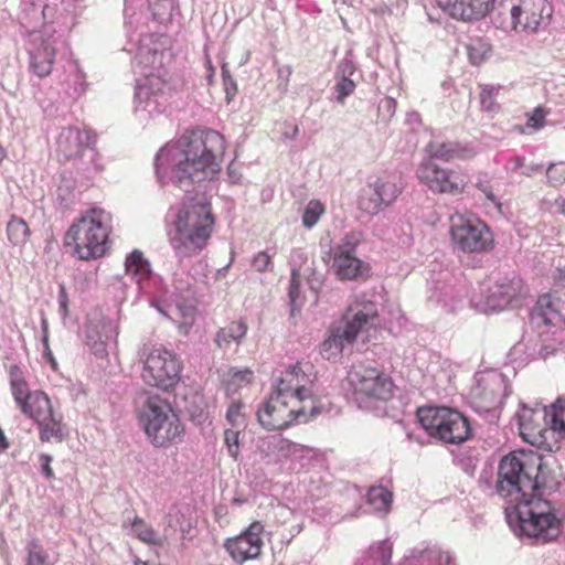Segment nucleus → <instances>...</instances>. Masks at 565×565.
I'll use <instances>...</instances> for the list:
<instances>
[{
	"instance_id": "17",
	"label": "nucleus",
	"mask_w": 565,
	"mask_h": 565,
	"mask_svg": "<svg viewBox=\"0 0 565 565\" xmlns=\"http://www.w3.org/2000/svg\"><path fill=\"white\" fill-rule=\"evenodd\" d=\"M263 532L264 525L259 521H254L239 535L226 539L224 548L237 564L256 559L260 556L264 545Z\"/></svg>"
},
{
	"instance_id": "3",
	"label": "nucleus",
	"mask_w": 565,
	"mask_h": 565,
	"mask_svg": "<svg viewBox=\"0 0 565 565\" xmlns=\"http://www.w3.org/2000/svg\"><path fill=\"white\" fill-rule=\"evenodd\" d=\"M9 384L14 403L22 415L32 419L39 427L41 441H62L64 438L63 415L55 411L49 395L31 391L25 372L17 364L8 369Z\"/></svg>"
},
{
	"instance_id": "64",
	"label": "nucleus",
	"mask_w": 565,
	"mask_h": 565,
	"mask_svg": "<svg viewBox=\"0 0 565 565\" xmlns=\"http://www.w3.org/2000/svg\"><path fill=\"white\" fill-rule=\"evenodd\" d=\"M564 278H565V276H564Z\"/></svg>"
},
{
	"instance_id": "10",
	"label": "nucleus",
	"mask_w": 565,
	"mask_h": 565,
	"mask_svg": "<svg viewBox=\"0 0 565 565\" xmlns=\"http://www.w3.org/2000/svg\"><path fill=\"white\" fill-rule=\"evenodd\" d=\"M317 373L309 362H297L280 375L275 391L289 399H299V405L316 416L322 412V405L313 392Z\"/></svg>"
},
{
	"instance_id": "21",
	"label": "nucleus",
	"mask_w": 565,
	"mask_h": 565,
	"mask_svg": "<svg viewBox=\"0 0 565 565\" xmlns=\"http://www.w3.org/2000/svg\"><path fill=\"white\" fill-rule=\"evenodd\" d=\"M502 382L497 376L480 377L470 393L471 404L478 412H490L501 403Z\"/></svg>"
},
{
	"instance_id": "55",
	"label": "nucleus",
	"mask_w": 565,
	"mask_h": 565,
	"mask_svg": "<svg viewBox=\"0 0 565 565\" xmlns=\"http://www.w3.org/2000/svg\"><path fill=\"white\" fill-rule=\"evenodd\" d=\"M43 342H44V347H45L43 355L51 363L52 369L56 370L57 369V363H56V361H55V359L53 356V353H52V351H51V349L49 347L47 335L44 337Z\"/></svg>"
},
{
	"instance_id": "25",
	"label": "nucleus",
	"mask_w": 565,
	"mask_h": 565,
	"mask_svg": "<svg viewBox=\"0 0 565 565\" xmlns=\"http://www.w3.org/2000/svg\"><path fill=\"white\" fill-rule=\"evenodd\" d=\"M333 267L341 280L364 278L370 271V265L354 255H333Z\"/></svg>"
},
{
	"instance_id": "37",
	"label": "nucleus",
	"mask_w": 565,
	"mask_h": 565,
	"mask_svg": "<svg viewBox=\"0 0 565 565\" xmlns=\"http://www.w3.org/2000/svg\"><path fill=\"white\" fill-rule=\"evenodd\" d=\"M392 492L384 487H371L367 491V502L380 512H388L392 504Z\"/></svg>"
},
{
	"instance_id": "28",
	"label": "nucleus",
	"mask_w": 565,
	"mask_h": 565,
	"mask_svg": "<svg viewBox=\"0 0 565 565\" xmlns=\"http://www.w3.org/2000/svg\"><path fill=\"white\" fill-rule=\"evenodd\" d=\"M344 330L341 327L331 329L328 338L321 344V355L327 360H335L341 356L343 349L348 344H352L354 340L343 337Z\"/></svg>"
},
{
	"instance_id": "23",
	"label": "nucleus",
	"mask_w": 565,
	"mask_h": 565,
	"mask_svg": "<svg viewBox=\"0 0 565 565\" xmlns=\"http://www.w3.org/2000/svg\"><path fill=\"white\" fill-rule=\"evenodd\" d=\"M56 47L51 39H39L30 50V68L39 77H47L55 63Z\"/></svg>"
},
{
	"instance_id": "45",
	"label": "nucleus",
	"mask_w": 565,
	"mask_h": 565,
	"mask_svg": "<svg viewBox=\"0 0 565 565\" xmlns=\"http://www.w3.org/2000/svg\"><path fill=\"white\" fill-rule=\"evenodd\" d=\"M360 243V234L351 232L347 234L341 243L334 248L333 255H354Z\"/></svg>"
},
{
	"instance_id": "47",
	"label": "nucleus",
	"mask_w": 565,
	"mask_h": 565,
	"mask_svg": "<svg viewBox=\"0 0 565 565\" xmlns=\"http://www.w3.org/2000/svg\"><path fill=\"white\" fill-rule=\"evenodd\" d=\"M148 3L156 18L170 14L173 9V0H148Z\"/></svg>"
},
{
	"instance_id": "60",
	"label": "nucleus",
	"mask_w": 565,
	"mask_h": 565,
	"mask_svg": "<svg viewBox=\"0 0 565 565\" xmlns=\"http://www.w3.org/2000/svg\"><path fill=\"white\" fill-rule=\"evenodd\" d=\"M206 64H207L210 73H211L210 76H213L214 75V67H213L212 62H211L210 58H207Z\"/></svg>"
},
{
	"instance_id": "62",
	"label": "nucleus",
	"mask_w": 565,
	"mask_h": 565,
	"mask_svg": "<svg viewBox=\"0 0 565 565\" xmlns=\"http://www.w3.org/2000/svg\"><path fill=\"white\" fill-rule=\"evenodd\" d=\"M559 209L565 214V200L559 204Z\"/></svg>"
},
{
	"instance_id": "26",
	"label": "nucleus",
	"mask_w": 565,
	"mask_h": 565,
	"mask_svg": "<svg viewBox=\"0 0 565 565\" xmlns=\"http://www.w3.org/2000/svg\"><path fill=\"white\" fill-rule=\"evenodd\" d=\"M429 158L435 161L439 159L446 162L455 160H467L475 156L471 148L458 142L429 143Z\"/></svg>"
},
{
	"instance_id": "34",
	"label": "nucleus",
	"mask_w": 565,
	"mask_h": 565,
	"mask_svg": "<svg viewBox=\"0 0 565 565\" xmlns=\"http://www.w3.org/2000/svg\"><path fill=\"white\" fill-rule=\"evenodd\" d=\"M376 191L380 200H383L386 205H391L401 194V188L390 177H381L371 184Z\"/></svg>"
},
{
	"instance_id": "20",
	"label": "nucleus",
	"mask_w": 565,
	"mask_h": 565,
	"mask_svg": "<svg viewBox=\"0 0 565 565\" xmlns=\"http://www.w3.org/2000/svg\"><path fill=\"white\" fill-rule=\"evenodd\" d=\"M529 295V287L519 276L512 278H502L490 288L488 297L489 303L493 308L503 309L510 306L514 300L524 298Z\"/></svg>"
},
{
	"instance_id": "22",
	"label": "nucleus",
	"mask_w": 565,
	"mask_h": 565,
	"mask_svg": "<svg viewBox=\"0 0 565 565\" xmlns=\"http://www.w3.org/2000/svg\"><path fill=\"white\" fill-rule=\"evenodd\" d=\"M531 319L539 328L563 324L565 317L562 311L561 299L551 294L540 296L532 310Z\"/></svg>"
},
{
	"instance_id": "52",
	"label": "nucleus",
	"mask_w": 565,
	"mask_h": 565,
	"mask_svg": "<svg viewBox=\"0 0 565 565\" xmlns=\"http://www.w3.org/2000/svg\"><path fill=\"white\" fill-rule=\"evenodd\" d=\"M299 296V279L298 275L294 271L290 279V286H289V298H290V305H291V313H295L296 310V302L297 298Z\"/></svg>"
},
{
	"instance_id": "14",
	"label": "nucleus",
	"mask_w": 565,
	"mask_h": 565,
	"mask_svg": "<svg viewBox=\"0 0 565 565\" xmlns=\"http://www.w3.org/2000/svg\"><path fill=\"white\" fill-rule=\"evenodd\" d=\"M182 362L171 351L153 349L145 360L141 373L146 384L162 391L173 388L180 381Z\"/></svg>"
},
{
	"instance_id": "27",
	"label": "nucleus",
	"mask_w": 565,
	"mask_h": 565,
	"mask_svg": "<svg viewBox=\"0 0 565 565\" xmlns=\"http://www.w3.org/2000/svg\"><path fill=\"white\" fill-rule=\"evenodd\" d=\"M125 269L139 285L147 281L151 275L150 264L140 250H134L126 257Z\"/></svg>"
},
{
	"instance_id": "4",
	"label": "nucleus",
	"mask_w": 565,
	"mask_h": 565,
	"mask_svg": "<svg viewBox=\"0 0 565 565\" xmlns=\"http://www.w3.org/2000/svg\"><path fill=\"white\" fill-rule=\"evenodd\" d=\"M113 214L103 207H90L70 225L64 244L81 260L103 257L110 248Z\"/></svg>"
},
{
	"instance_id": "5",
	"label": "nucleus",
	"mask_w": 565,
	"mask_h": 565,
	"mask_svg": "<svg viewBox=\"0 0 565 565\" xmlns=\"http://www.w3.org/2000/svg\"><path fill=\"white\" fill-rule=\"evenodd\" d=\"M170 243L175 256L182 260L199 255L211 238L214 216L211 204L191 201L178 212Z\"/></svg>"
},
{
	"instance_id": "53",
	"label": "nucleus",
	"mask_w": 565,
	"mask_h": 565,
	"mask_svg": "<svg viewBox=\"0 0 565 565\" xmlns=\"http://www.w3.org/2000/svg\"><path fill=\"white\" fill-rule=\"evenodd\" d=\"M271 264V257L266 252H259L253 258V266L257 271H265Z\"/></svg>"
},
{
	"instance_id": "36",
	"label": "nucleus",
	"mask_w": 565,
	"mask_h": 565,
	"mask_svg": "<svg viewBox=\"0 0 565 565\" xmlns=\"http://www.w3.org/2000/svg\"><path fill=\"white\" fill-rule=\"evenodd\" d=\"M551 431L565 438V397H558L548 411Z\"/></svg>"
},
{
	"instance_id": "41",
	"label": "nucleus",
	"mask_w": 565,
	"mask_h": 565,
	"mask_svg": "<svg viewBox=\"0 0 565 565\" xmlns=\"http://www.w3.org/2000/svg\"><path fill=\"white\" fill-rule=\"evenodd\" d=\"M490 51V45L481 39L471 40L467 45L468 57L473 65H480L487 58Z\"/></svg>"
},
{
	"instance_id": "1",
	"label": "nucleus",
	"mask_w": 565,
	"mask_h": 565,
	"mask_svg": "<svg viewBox=\"0 0 565 565\" xmlns=\"http://www.w3.org/2000/svg\"><path fill=\"white\" fill-rule=\"evenodd\" d=\"M177 151L171 168L174 183L212 181L221 172L225 139L216 130L194 128L178 139Z\"/></svg>"
},
{
	"instance_id": "48",
	"label": "nucleus",
	"mask_w": 565,
	"mask_h": 565,
	"mask_svg": "<svg viewBox=\"0 0 565 565\" xmlns=\"http://www.w3.org/2000/svg\"><path fill=\"white\" fill-rule=\"evenodd\" d=\"M222 78H223L224 90L226 93V98L230 102L237 92V84H236L235 79L233 78V76L231 75V73L227 68V64L222 65Z\"/></svg>"
},
{
	"instance_id": "12",
	"label": "nucleus",
	"mask_w": 565,
	"mask_h": 565,
	"mask_svg": "<svg viewBox=\"0 0 565 565\" xmlns=\"http://www.w3.org/2000/svg\"><path fill=\"white\" fill-rule=\"evenodd\" d=\"M416 177L434 194L461 196L470 185L469 173L463 169L444 168L431 159L423 160Z\"/></svg>"
},
{
	"instance_id": "40",
	"label": "nucleus",
	"mask_w": 565,
	"mask_h": 565,
	"mask_svg": "<svg viewBox=\"0 0 565 565\" xmlns=\"http://www.w3.org/2000/svg\"><path fill=\"white\" fill-rule=\"evenodd\" d=\"M503 87L501 85H483L480 90V105L483 110L497 111L500 105L497 97Z\"/></svg>"
},
{
	"instance_id": "18",
	"label": "nucleus",
	"mask_w": 565,
	"mask_h": 565,
	"mask_svg": "<svg viewBox=\"0 0 565 565\" xmlns=\"http://www.w3.org/2000/svg\"><path fill=\"white\" fill-rule=\"evenodd\" d=\"M545 413L541 409L523 408L519 413L520 436L526 443L537 448H550L548 437L551 428H547Z\"/></svg>"
},
{
	"instance_id": "49",
	"label": "nucleus",
	"mask_w": 565,
	"mask_h": 565,
	"mask_svg": "<svg viewBox=\"0 0 565 565\" xmlns=\"http://www.w3.org/2000/svg\"><path fill=\"white\" fill-rule=\"evenodd\" d=\"M547 179L554 185L565 182V163L551 164L546 171Z\"/></svg>"
},
{
	"instance_id": "51",
	"label": "nucleus",
	"mask_w": 565,
	"mask_h": 565,
	"mask_svg": "<svg viewBox=\"0 0 565 565\" xmlns=\"http://www.w3.org/2000/svg\"><path fill=\"white\" fill-rule=\"evenodd\" d=\"M354 88H355L354 82L348 77H343L335 85V90L338 93V100L342 103L345 97L350 96L354 92Z\"/></svg>"
},
{
	"instance_id": "2",
	"label": "nucleus",
	"mask_w": 565,
	"mask_h": 565,
	"mask_svg": "<svg viewBox=\"0 0 565 565\" xmlns=\"http://www.w3.org/2000/svg\"><path fill=\"white\" fill-rule=\"evenodd\" d=\"M558 487L555 471L532 451H512L499 463L497 492L512 507L539 493L551 494Z\"/></svg>"
},
{
	"instance_id": "11",
	"label": "nucleus",
	"mask_w": 565,
	"mask_h": 565,
	"mask_svg": "<svg viewBox=\"0 0 565 565\" xmlns=\"http://www.w3.org/2000/svg\"><path fill=\"white\" fill-rule=\"evenodd\" d=\"M347 381L358 401L388 402L394 396L393 379L383 370L366 363L353 364Z\"/></svg>"
},
{
	"instance_id": "38",
	"label": "nucleus",
	"mask_w": 565,
	"mask_h": 565,
	"mask_svg": "<svg viewBox=\"0 0 565 565\" xmlns=\"http://www.w3.org/2000/svg\"><path fill=\"white\" fill-rule=\"evenodd\" d=\"M24 565H50V555L39 540H31L25 546Z\"/></svg>"
},
{
	"instance_id": "54",
	"label": "nucleus",
	"mask_w": 565,
	"mask_h": 565,
	"mask_svg": "<svg viewBox=\"0 0 565 565\" xmlns=\"http://www.w3.org/2000/svg\"><path fill=\"white\" fill-rule=\"evenodd\" d=\"M39 461H40L42 472L44 473V476L47 479L54 478V471L51 467L52 457L47 454H42V455H40Z\"/></svg>"
},
{
	"instance_id": "44",
	"label": "nucleus",
	"mask_w": 565,
	"mask_h": 565,
	"mask_svg": "<svg viewBox=\"0 0 565 565\" xmlns=\"http://www.w3.org/2000/svg\"><path fill=\"white\" fill-rule=\"evenodd\" d=\"M360 243V234L351 232L347 234L341 243L334 248L333 255H354Z\"/></svg>"
},
{
	"instance_id": "59",
	"label": "nucleus",
	"mask_w": 565,
	"mask_h": 565,
	"mask_svg": "<svg viewBox=\"0 0 565 565\" xmlns=\"http://www.w3.org/2000/svg\"><path fill=\"white\" fill-rule=\"evenodd\" d=\"M6 158H7V150L0 143V164L4 161Z\"/></svg>"
},
{
	"instance_id": "15",
	"label": "nucleus",
	"mask_w": 565,
	"mask_h": 565,
	"mask_svg": "<svg viewBox=\"0 0 565 565\" xmlns=\"http://www.w3.org/2000/svg\"><path fill=\"white\" fill-rule=\"evenodd\" d=\"M514 31L534 33L551 12L547 0H505L503 3Z\"/></svg>"
},
{
	"instance_id": "57",
	"label": "nucleus",
	"mask_w": 565,
	"mask_h": 565,
	"mask_svg": "<svg viewBox=\"0 0 565 565\" xmlns=\"http://www.w3.org/2000/svg\"><path fill=\"white\" fill-rule=\"evenodd\" d=\"M9 448V441L4 435L3 429L0 427V451H4Z\"/></svg>"
},
{
	"instance_id": "56",
	"label": "nucleus",
	"mask_w": 565,
	"mask_h": 565,
	"mask_svg": "<svg viewBox=\"0 0 565 565\" xmlns=\"http://www.w3.org/2000/svg\"><path fill=\"white\" fill-rule=\"evenodd\" d=\"M58 299H60V307L63 310L64 315H66L67 313V301H68V299H67V295H66L64 288L61 289Z\"/></svg>"
},
{
	"instance_id": "8",
	"label": "nucleus",
	"mask_w": 565,
	"mask_h": 565,
	"mask_svg": "<svg viewBox=\"0 0 565 565\" xmlns=\"http://www.w3.org/2000/svg\"><path fill=\"white\" fill-rule=\"evenodd\" d=\"M416 417L425 433L436 441L461 445L472 436V428L466 415L445 406H422Z\"/></svg>"
},
{
	"instance_id": "32",
	"label": "nucleus",
	"mask_w": 565,
	"mask_h": 565,
	"mask_svg": "<svg viewBox=\"0 0 565 565\" xmlns=\"http://www.w3.org/2000/svg\"><path fill=\"white\" fill-rule=\"evenodd\" d=\"M167 87V82L159 75H148L139 81L137 85V96L140 99H149L162 95Z\"/></svg>"
},
{
	"instance_id": "33",
	"label": "nucleus",
	"mask_w": 565,
	"mask_h": 565,
	"mask_svg": "<svg viewBox=\"0 0 565 565\" xmlns=\"http://www.w3.org/2000/svg\"><path fill=\"white\" fill-rule=\"evenodd\" d=\"M253 371L249 369L234 370L231 369L224 380V386L227 395H233L239 388L248 386L253 381Z\"/></svg>"
},
{
	"instance_id": "42",
	"label": "nucleus",
	"mask_w": 565,
	"mask_h": 565,
	"mask_svg": "<svg viewBox=\"0 0 565 565\" xmlns=\"http://www.w3.org/2000/svg\"><path fill=\"white\" fill-rule=\"evenodd\" d=\"M244 430L245 429H237L233 427H228L224 430V444L226 446L227 454L235 461L241 457L239 436Z\"/></svg>"
},
{
	"instance_id": "7",
	"label": "nucleus",
	"mask_w": 565,
	"mask_h": 565,
	"mask_svg": "<svg viewBox=\"0 0 565 565\" xmlns=\"http://www.w3.org/2000/svg\"><path fill=\"white\" fill-rule=\"evenodd\" d=\"M137 418L154 448H169L183 439L185 428L170 403L149 395L137 409Z\"/></svg>"
},
{
	"instance_id": "50",
	"label": "nucleus",
	"mask_w": 565,
	"mask_h": 565,
	"mask_svg": "<svg viewBox=\"0 0 565 565\" xmlns=\"http://www.w3.org/2000/svg\"><path fill=\"white\" fill-rule=\"evenodd\" d=\"M476 188L484 194L488 201H490L498 207L501 206V202L494 194L493 186L491 185L489 180L478 179Z\"/></svg>"
},
{
	"instance_id": "30",
	"label": "nucleus",
	"mask_w": 565,
	"mask_h": 565,
	"mask_svg": "<svg viewBox=\"0 0 565 565\" xmlns=\"http://www.w3.org/2000/svg\"><path fill=\"white\" fill-rule=\"evenodd\" d=\"M31 235L28 223L20 216L12 215L7 223V236L13 246L22 247Z\"/></svg>"
},
{
	"instance_id": "39",
	"label": "nucleus",
	"mask_w": 565,
	"mask_h": 565,
	"mask_svg": "<svg viewBox=\"0 0 565 565\" xmlns=\"http://www.w3.org/2000/svg\"><path fill=\"white\" fill-rule=\"evenodd\" d=\"M245 405L239 399H234L226 411V422L230 427L237 429H245L247 426L246 415L244 412Z\"/></svg>"
},
{
	"instance_id": "6",
	"label": "nucleus",
	"mask_w": 565,
	"mask_h": 565,
	"mask_svg": "<svg viewBox=\"0 0 565 565\" xmlns=\"http://www.w3.org/2000/svg\"><path fill=\"white\" fill-rule=\"evenodd\" d=\"M536 494L513 505L508 514L513 530L520 535L545 544L557 540L563 529V515L545 497Z\"/></svg>"
},
{
	"instance_id": "24",
	"label": "nucleus",
	"mask_w": 565,
	"mask_h": 565,
	"mask_svg": "<svg viewBox=\"0 0 565 565\" xmlns=\"http://www.w3.org/2000/svg\"><path fill=\"white\" fill-rule=\"evenodd\" d=\"M89 143V137L86 131L76 127H68L61 131L56 145L57 151L65 159L79 157Z\"/></svg>"
},
{
	"instance_id": "61",
	"label": "nucleus",
	"mask_w": 565,
	"mask_h": 565,
	"mask_svg": "<svg viewBox=\"0 0 565 565\" xmlns=\"http://www.w3.org/2000/svg\"><path fill=\"white\" fill-rule=\"evenodd\" d=\"M515 164H516L518 167L523 166V159H522V158H520V157H516V158H515Z\"/></svg>"
},
{
	"instance_id": "19",
	"label": "nucleus",
	"mask_w": 565,
	"mask_h": 565,
	"mask_svg": "<svg viewBox=\"0 0 565 565\" xmlns=\"http://www.w3.org/2000/svg\"><path fill=\"white\" fill-rule=\"evenodd\" d=\"M451 18L462 21L480 20L490 13L495 0H436Z\"/></svg>"
},
{
	"instance_id": "9",
	"label": "nucleus",
	"mask_w": 565,
	"mask_h": 565,
	"mask_svg": "<svg viewBox=\"0 0 565 565\" xmlns=\"http://www.w3.org/2000/svg\"><path fill=\"white\" fill-rule=\"evenodd\" d=\"M449 236L454 248L463 254H486L494 248L493 233L475 214L455 212L449 217Z\"/></svg>"
},
{
	"instance_id": "29",
	"label": "nucleus",
	"mask_w": 565,
	"mask_h": 565,
	"mask_svg": "<svg viewBox=\"0 0 565 565\" xmlns=\"http://www.w3.org/2000/svg\"><path fill=\"white\" fill-rule=\"evenodd\" d=\"M247 333V324L243 320L232 321L221 328L215 335V343L221 349H227L231 344H239Z\"/></svg>"
},
{
	"instance_id": "13",
	"label": "nucleus",
	"mask_w": 565,
	"mask_h": 565,
	"mask_svg": "<svg viewBox=\"0 0 565 565\" xmlns=\"http://www.w3.org/2000/svg\"><path fill=\"white\" fill-rule=\"evenodd\" d=\"M299 403V399H289L274 391L258 409V422L267 430H280L292 424L308 423L317 417Z\"/></svg>"
},
{
	"instance_id": "58",
	"label": "nucleus",
	"mask_w": 565,
	"mask_h": 565,
	"mask_svg": "<svg viewBox=\"0 0 565 565\" xmlns=\"http://www.w3.org/2000/svg\"><path fill=\"white\" fill-rule=\"evenodd\" d=\"M379 551L382 552L384 562L391 557V550L386 546L385 543L380 545Z\"/></svg>"
},
{
	"instance_id": "46",
	"label": "nucleus",
	"mask_w": 565,
	"mask_h": 565,
	"mask_svg": "<svg viewBox=\"0 0 565 565\" xmlns=\"http://www.w3.org/2000/svg\"><path fill=\"white\" fill-rule=\"evenodd\" d=\"M547 111L539 106L532 113L527 114L526 127L531 129H541L545 126Z\"/></svg>"
},
{
	"instance_id": "35",
	"label": "nucleus",
	"mask_w": 565,
	"mask_h": 565,
	"mask_svg": "<svg viewBox=\"0 0 565 565\" xmlns=\"http://www.w3.org/2000/svg\"><path fill=\"white\" fill-rule=\"evenodd\" d=\"M358 204L361 211L372 215L380 213L384 207L388 206L383 200H380V196L371 184L362 191Z\"/></svg>"
},
{
	"instance_id": "16",
	"label": "nucleus",
	"mask_w": 565,
	"mask_h": 565,
	"mask_svg": "<svg viewBox=\"0 0 565 565\" xmlns=\"http://www.w3.org/2000/svg\"><path fill=\"white\" fill-rule=\"evenodd\" d=\"M377 319L379 310L375 302L364 296L354 297L341 319L343 337L355 341L358 335L373 327Z\"/></svg>"
},
{
	"instance_id": "63",
	"label": "nucleus",
	"mask_w": 565,
	"mask_h": 565,
	"mask_svg": "<svg viewBox=\"0 0 565 565\" xmlns=\"http://www.w3.org/2000/svg\"><path fill=\"white\" fill-rule=\"evenodd\" d=\"M558 273H559V275H562L563 273H565V269L564 270H558ZM558 278L562 279L563 277L559 276Z\"/></svg>"
},
{
	"instance_id": "43",
	"label": "nucleus",
	"mask_w": 565,
	"mask_h": 565,
	"mask_svg": "<svg viewBox=\"0 0 565 565\" xmlns=\"http://www.w3.org/2000/svg\"><path fill=\"white\" fill-rule=\"evenodd\" d=\"M324 211L326 207L319 200L309 201L302 214L303 226L307 228L313 227Z\"/></svg>"
},
{
	"instance_id": "31",
	"label": "nucleus",
	"mask_w": 565,
	"mask_h": 565,
	"mask_svg": "<svg viewBox=\"0 0 565 565\" xmlns=\"http://www.w3.org/2000/svg\"><path fill=\"white\" fill-rule=\"evenodd\" d=\"M131 530L138 540L148 545L163 546L164 544V539L158 535L157 531L139 516L132 520Z\"/></svg>"
}]
</instances>
